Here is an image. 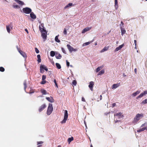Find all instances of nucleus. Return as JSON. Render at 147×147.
Listing matches in <instances>:
<instances>
[{"label":"nucleus","mask_w":147,"mask_h":147,"mask_svg":"<svg viewBox=\"0 0 147 147\" xmlns=\"http://www.w3.org/2000/svg\"><path fill=\"white\" fill-rule=\"evenodd\" d=\"M41 92L43 94H47L46 91L44 89H41Z\"/></svg>","instance_id":"72a5a7b5"},{"label":"nucleus","mask_w":147,"mask_h":147,"mask_svg":"<svg viewBox=\"0 0 147 147\" xmlns=\"http://www.w3.org/2000/svg\"><path fill=\"white\" fill-rule=\"evenodd\" d=\"M147 94V90H145L143 92L141 93L138 96L136 97V99H138L139 98H141Z\"/></svg>","instance_id":"1a4fd4ad"},{"label":"nucleus","mask_w":147,"mask_h":147,"mask_svg":"<svg viewBox=\"0 0 147 147\" xmlns=\"http://www.w3.org/2000/svg\"><path fill=\"white\" fill-rule=\"evenodd\" d=\"M134 72H135V73L136 74L137 73V69L136 68H135V69H134Z\"/></svg>","instance_id":"6e6d98bb"},{"label":"nucleus","mask_w":147,"mask_h":147,"mask_svg":"<svg viewBox=\"0 0 147 147\" xmlns=\"http://www.w3.org/2000/svg\"><path fill=\"white\" fill-rule=\"evenodd\" d=\"M39 26H40L42 28H44V25L43 23H42L41 24V25Z\"/></svg>","instance_id":"37998d69"},{"label":"nucleus","mask_w":147,"mask_h":147,"mask_svg":"<svg viewBox=\"0 0 147 147\" xmlns=\"http://www.w3.org/2000/svg\"><path fill=\"white\" fill-rule=\"evenodd\" d=\"M115 122H120V121L119 120H115Z\"/></svg>","instance_id":"bf43d9fd"},{"label":"nucleus","mask_w":147,"mask_h":147,"mask_svg":"<svg viewBox=\"0 0 147 147\" xmlns=\"http://www.w3.org/2000/svg\"><path fill=\"white\" fill-rule=\"evenodd\" d=\"M115 8L117 9L118 7L117 0H115Z\"/></svg>","instance_id":"f704fd0d"},{"label":"nucleus","mask_w":147,"mask_h":147,"mask_svg":"<svg viewBox=\"0 0 147 147\" xmlns=\"http://www.w3.org/2000/svg\"><path fill=\"white\" fill-rule=\"evenodd\" d=\"M51 63L53 65H54V61L53 60H51Z\"/></svg>","instance_id":"3c124183"},{"label":"nucleus","mask_w":147,"mask_h":147,"mask_svg":"<svg viewBox=\"0 0 147 147\" xmlns=\"http://www.w3.org/2000/svg\"><path fill=\"white\" fill-rule=\"evenodd\" d=\"M46 99L49 102H54V99L52 97H47Z\"/></svg>","instance_id":"6ab92c4d"},{"label":"nucleus","mask_w":147,"mask_h":147,"mask_svg":"<svg viewBox=\"0 0 147 147\" xmlns=\"http://www.w3.org/2000/svg\"><path fill=\"white\" fill-rule=\"evenodd\" d=\"M134 43L135 44V46H136L137 45V44H136V40H134Z\"/></svg>","instance_id":"864d4df0"},{"label":"nucleus","mask_w":147,"mask_h":147,"mask_svg":"<svg viewBox=\"0 0 147 147\" xmlns=\"http://www.w3.org/2000/svg\"><path fill=\"white\" fill-rule=\"evenodd\" d=\"M66 62L67 66L68 67L69 66V63L67 60H66Z\"/></svg>","instance_id":"ea45409f"},{"label":"nucleus","mask_w":147,"mask_h":147,"mask_svg":"<svg viewBox=\"0 0 147 147\" xmlns=\"http://www.w3.org/2000/svg\"><path fill=\"white\" fill-rule=\"evenodd\" d=\"M43 142L42 141H40L37 142V144L38 145L39 144H43Z\"/></svg>","instance_id":"c03bdc74"},{"label":"nucleus","mask_w":147,"mask_h":147,"mask_svg":"<svg viewBox=\"0 0 147 147\" xmlns=\"http://www.w3.org/2000/svg\"><path fill=\"white\" fill-rule=\"evenodd\" d=\"M54 82L55 84V85L56 86H57V84L56 82V80H54Z\"/></svg>","instance_id":"09e8293b"},{"label":"nucleus","mask_w":147,"mask_h":147,"mask_svg":"<svg viewBox=\"0 0 147 147\" xmlns=\"http://www.w3.org/2000/svg\"><path fill=\"white\" fill-rule=\"evenodd\" d=\"M67 47L69 52L71 53L72 52H76L78 51L77 49H74L73 47L69 45H67Z\"/></svg>","instance_id":"39448f33"},{"label":"nucleus","mask_w":147,"mask_h":147,"mask_svg":"<svg viewBox=\"0 0 147 147\" xmlns=\"http://www.w3.org/2000/svg\"><path fill=\"white\" fill-rule=\"evenodd\" d=\"M92 28L91 27H88L84 28L82 31V34H84L86 32L89 31Z\"/></svg>","instance_id":"9d476101"},{"label":"nucleus","mask_w":147,"mask_h":147,"mask_svg":"<svg viewBox=\"0 0 147 147\" xmlns=\"http://www.w3.org/2000/svg\"><path fill=\"white\" fill-rule=\"evenodd\" d=\"M102 95H100V100H101L102 99Z\"/></svg>","instance_id":"680f3d73"},{"label":"nucleus","mask_w":147,"mask_h":147,"mask_svg":"<svg viewBox=\"0 0 147 147\" xmlns=\"http://www.w3.org/2000/svg\"><path fill=\"white\" fill-rule=\"evenodd\" d=\"M24 89H25H25H26V87H27L26 82H24Z\"/></svg>","instance_id":"a18cd8bd"},{"label":"nucleus","mask_w":147,"mask_h":147,"mask_svg":"<svg viewBox=\"0 0 147 147\" xmlns=\"http://www.w3.org/2000/svg\"><path fill=\"white\" fill-rule=\"evenodd\" d=\"M74 5L72 3H69L66 5L64 7V9H66L70 8L71 7L74 6Z\"/></svg>","instance_id":"f8f14e48"},{"label":"nucleus","mask_w":147,"mask_h":147,"mask_svg":"<svg viewBox=\"0 0 147 147\" xmlns=\"http://www.w3.org/2000/svg\"><path fill=\"white\" fill-rule=\"evenodd\" d=\"M70 66L71 67H73V66L72 65H70Z\"/></svg>","instance_id":"338daca9"},{"label":"nucleus","mask_w":147,"mask_h":147,"mask_svg":"<svg viewBox=\"0 0 147 147\" xmlns=\"http://www.w3.org/2000/svg\"><path fill=\"white\" fill-rule=\"evenodd\" d=\"M84 123L85 124V125L86 127L87 128V126L86 125V123L85 122V121H84Z\"/></svg>","instance_id":"052dcab7"},{"label":"nucleus","mask_w":147,"mask_h":147,"mask_svg":"<svg viewBox=\"0 0 147 147\" xmlns=\"http://www.w3.org/2000/svg\"><path fill=\"white\" fill-rule=\"evenodd\" d=\"M82 101L85 102V99L84 98V97H82Z\"/></svg>","instance_id":"603ef678"},{"label":"nucleus","mask_w":147,"mask_h":147,"mask_svg":"<svg viewBox=\"0 0 147 147\" xmlns=\"http://www.w3.org/2000/svg\"><path fill=\"white\" fill-rule=\"evenodd\" d=\"M12 28V27L10 26H6V29H7V32H8L9 33H10V28L11 29Z\"/></svg>","instance_id":"b1692460"},{"label":"nucleus","mask_w":147,"mask_h":147,"mask_svg":"<svg viewBox=\"0 0 147 147\" xmlns=\"http://www.w3.org/2000/svg\"><path fill=\"white\" fill-rule=\"evenodd\" d=\"M140 92V91L138 90L136 92L133 93L132 94V96L133 97L136 96L137 94H139Z\"/></svg>","instance_id":"a211bd4d"},{"label":"nucleus","mask_w":147,"mask_h":147,"mask_svg":"<svg viewBox=\"0 0 147 147\" xmlns=\"http://www.w3.org/2000/svg\"><path fill=\"white\" fill-rule=\"evenodd\" d=\"M61 50H62V52H63V53H64L65 54H66V52L65 51L64 49L62 47L61 48Z\"/></svg>","instance_id":"58836bf2"},{"label":"nucleus","mask_w":147,"mask_h":147,"mask_svg":"<svg viewBox=\"0 0 147 147\" xmlns=\"http://www.w3.org/2000/svg\"><path fill=\"white\" fill-rule=\"evenodd\" d=\"M50 55L51 57H54L55 55V53L54 51H52L50 52Z\"/></svg>","instance_id":"2f4dec72"},{"label":"nucleus","mask_w":147,"mask_h":147,"mask_svg":"<svg viewBox=\"0 0 147 147\" xmlns=\"http://www.w3.org/2000/svg\"><path fill=\"white\" fill-rule=\"evenodd\" d=\"M41 145H38V147H40Z\"/></svg>","instance_id":"69168bd1"},{"label":"nucleus","mask_w":147,"mask_h":147,"mask_svg":"<svg viewBox=\"0 0 147 147\" xmlns=\"http://www.w3.org/2000/svg\"><path fill=\"white\" fill-rule=\"evenodd\" d=\"M22 11L24 13L28 14L31 13L32 9L30 8L26 7L22 9Z\"/></svg>","instance_id":"423d86ee"},{"label":"nucleus","mask_w":147,"mask_h":147,"mask_svg":"<svg viewBox=\"0 0 147 147\" xmlns=\"http://www.w3.org/2000/svg\"><path fill=\"white\" fill-rule=\"evenodd\" d=\"M61 57V55L60 54L57 52L55 53V57L57 59H60Z\"/></svg>","instance_id":"f3484780"},{"label":"nucleus","mask_w":147,"mask_h":147,"mask_svg":"<svg viewBox=\"0 0 147 147\" xmlns=\"http://www.w3.org/2000/svg\"><path fill=\"white\" fill-rule=\"evenodd\" d=\"M103 67L102 66H99V67H98L96 69L95 71H96V72H98L99 71H100V70H101L103 68Z\"/></svg>","instance_id":"393cba45"},{"label":"nucleus","mask_w":147,"mask_h":147,"mask_svg":"<svg viewBox=\"0 0 147 147\" xmlns=\"http://www.w3.org/2000/svg\"><path fill=\"white\" fill-rule=\"evenodd\" d=\"M146 125V123H145L143 124L141 126V127H143V126H145Z\"/></svg>","instance_id":"8fccbe9b"},{"label":"nucleus","mask_w":147,"mask_h":147,"mask_svg":"<svg viewBox=\"0 0 147 147\" xmlns=\"http://www.w3.org/2000/svg\"><path fill=\"white\" fill-rule=\"evenodd\" d=\"M145 130H147V127H145L144 128H140L139 129H138L137 130V132H140L141 131H144Z\"/></svg>","instance_id":"4be33fe9"},{"label":"nucleus","mask_w":147,"mask_h":147,"mask_svg":"<svg viewBox=\"0 0 147 147\" xmlns=\"http://www.w3.org/2000/svg\"><path fill=\"white\" fill-rule=\"evenodd\" d=\"M115 105H116V104L115 103H114L113 104H112V107H115Z\"/></svg>","instance_id":"4d7b16f0"},{"label":"nucleus","mask_w":147,"mask_h":147,"mask_svg":"<svg viewBox=\"0 0 147 147\" xmlns=\"http://www.w3.org/2000/svg\"><path fill=\"white\" fill-rule=\"evenodd\" d=\"M77 84V82L75 80H74L73 82H72V84L76 86Z\"/></svg>","instance_id":"c9c22d12"},{"label":"nucleus","mask_w":147,"mask_h":147,"mask_svg":"<svg viewBox=\"0 0 147 147\" xmlns=\"http://www.w3.org/2000/svg\"><path fill=\"white\" fill-rule=\"evenodd\" d=\"M91 42H86V43H84L82 45V46L83 47H85V46H86L88 45H89L90 43Z\"/></svg>","instance_id":"c85d7f7f"},{"label":"nucleus","mask_w":147,"mask_h":147,"mask_svg":"<svg viewBox=\"0 0 147 147\" xmlns=\"http://www.w3.org/2000/svg\"><path fill=\"white\" fill-rule=\"evenodd\" d=\"M13 7L15 8H17L19 7V6L17 5H13Z\"/></svg>","instance_id":"79ce46f5"},{"label":"nucleus","mask_w":147,"mask_h":147,"mask_svg":"<svg viewBox=\"0 0 147 147\" xmlns=\"http://www.w3.org/2000/svg\"><path fill=\"white\" fill-rule=\"evenodd\" d=\"M37 57L38 58L37 61H38V62L39 63H40L41 62V59H40V55H37Z\"/></svg>","instance_id":"7c9ffc66"},{"label":"nucleus","mask_w":147,"mask_h":147,"mask_svg":"<svg viewBox=\"0 0 147 147\" xmlns=\"http://www.w3.org/2000/svg\"><path fill=\"white\" fill-rule=\"evenodd\" d=\"M46 107L45 104H43L41 105L39 108L38 110L40 112L42 111Z\"/></svg>","instance_id":"9b49d317"},{"label":"nucleus","mask_w":147,"mask_h":147,"mask_svg":"<svg viewBox=\"0 0 147 147\" xmlns=\"http://www.w3.org/2000/svg\"><path fill=\"white\" fill-rule=\"evenodd\" d=\"M57 147H61V146H58Z\"/></svg>","instance_id":"774afa93"},{"label":"nucleus","mask_w":147,"mask_h":147,"mask_svg":"<svg viewBox=\"0 0 147 147\" xmlns=\"http://www.w3.org/2000/svg\"><path fill=\"white\" fill-rule=\"evenodd\" d=\"M25 31L27 32V33H28V31L27 29H25Z\"/></svg>","instance_id":"13d9d810"},{"label":"nucleus","mask_w":147,"mask_h":147,"mask_svg":"<svg viewBox=\"0 0 147 147\" xmlns=\"http://www.w3.org/2000/svg\"><path fill=\"white\" fill-rule=\"evenodd\" d=\"M19 52L20 54L24 58H26V54L22 52V51L20 50H19Z\"/></svg>","instance_id":"aec40b11"},{"label":"nucleus","mask_w":147,"mask_h":147,"mask_svg":"<svg viewBox=\"0 0 147 147\" xmlns=\"http://www.w3.org/2000/svg\"><path fill=\"white\" fill-rule=\"evenodd\" d=\"M95 45H97V43H95Z\"/></svg>","instance_id":"e2e57ef3"},{"label":"nucleus","mask_w":147,"mask_h":147,"mask_svg":"<svg viewBox=\"0 0 147 147\" xmlns=\"http://www.w3.org/2000/svg\"><path fill=\"white\" fill-rule=\"evenodd\" d=\"M53 111V107L51 104H49L47 111V114L48 115H50Z\"/></svg>","instance_id":"20e7f679"},{"label":"nucleus","mask_w":147,"mask_h":147,"mask_svg":"<svg viewBox=\"0 0 147 147\" xmlns=\"http://www.w3.org/2000/svg\"><path fill=\"white\" fill-rule=\"evenodd\" d=\"M121 26H122V28H123V22H121Z\"/></svg>","instance_id":"5fc2aeb1"},{"label":"nucleus","mask_w":147,"mask_h":147,"mask_svg":"<svg viewBox=\"0 0 147 147\" xmlns=\"http://www.w3.org/2000/svg\"><path fill=\"white\" fill-rule=\"evenodd\" d=\"M94 84L93 82L91 81L90 82L88 87L90 88V90L92 91L93 90V86Z\"/></svg>","instance_id":"2eb2a0df"},{"label":"nucleus","mask_w":147,"mask_h":147,"mask_svg":"<svg viewBox=\"0 0 147 147\" xmlns=\"http://www.w3.org/2000/svg\"><path fill=\"white\" fill-rule=\"evenodd\" d=\"M4 69L3 67H0V71H1L3 72L4 71Z\"/></svg>","instance_id":"e433bc0d"},{"label":"nucleus","mask_w":147,"mask_h":147,"mask_svg":"<svg viewBox=\"0 0 147 147\" xmlns=\"http://www.w3.org/2000/svg\"><path fill=\"white\" fill-rule=\"evenodd\" d=\"M40 72L41 73H43L44 72V70H45L47 71H48V69L46 68L45 66L44 65L40 66Z\"/></svg>","instance_id":"6e6552de"},{"label":"nucleus","mask_w":147,"mask_h":147,"mask_svg":"<svg viewBox=\"0 0 147 147\" xmlns=\"http://www.w3.org/2000/svg\"><path fill=\"white\" fill-rule=\"evenodd\" d=\"M56 65L57 67L59 69L61 68V67L60 65L58 63H56Z\"/></svg>","instance_id":"473e14b6"},{"label":"nucleus","mask_w":147,"mask_h":147,"mask_svg":"<svg viewBox=\"0 0 147 147\" xmlns=\"http://www.w3.org/2000/svg\"><path fill=\"white\" fill-rule=\"evenodd\" d=\"M30 16L32 19H35L36 18V15H35L33 12H31L30 13Z\"/></svg>","instance_id":"412c9836"},{"label":"nucleus","mask_w":147,"mask_h":147,"mask_svg":"<svg viewBox=\"0 0 147 147\" xmlns=\"http://www.w3.org/2000/svg\"><path fill=\"white\" fill-rule=\"evenodd\" d=\"M74 140L73 138L72 137L71 138H69L67 140V142L69 144Z\"/></svg>","instance_id":"a878e982"},{"label":"nucleus","mask_w":147,"mask_h":147,"mask_svg":"<svg viewBox=\"0 0 147 147\" xmlns=\"http://www.w3.org/2000/svg\"><path fill=\"white\" fill-rule=\"evenodd\" d=\"M58 36L59 35L57 36H55V40L56 42L59 43L60 42V40L58 39Z\"/></svg>","instance_id":"cd10ccee"},{"label":"nucleus","mask_w":147,"mask_h":147,"mask_svg":"<svg viewBox=\"0 0 147 147\" xmlns=\"http://www.w3.org/2000/svg\"><path fill=\"white\" fill-rule=\"evenodd\" d=\"M46 82V81L45 80H43L41 83V84H45Z\"/></svg>","instance_id":"49530a36"},{"label":"nucleus","mask_w":147,"mask_h":147,"mask_svg":"<svg viewBox=\"0 0 147 147\" xmlns=\"http://www.w3.org/2000/svg\"><path fill=\"white\" fill-rule=\"evenodd\" d=\"M124 44H123L119 46V47H116L114 50L115 52H116L121 50Z\"/></svg>","instance_id":"ddd939ff"},{"label":"nucleus","mask_w":147,"mask_h":147,"mask_svg":"<svg viewBox=\"0 0 147 147\" xmlns=\"http://www.w3.org/2000/svg\"><path fill=\"white\" fill-rule=\"evenodd\" d=\"M64 116L63 120L61 122L62 124L66 122L68 118V111L67 110L64 111Z\"/></svg>","instance_id":"7ed1b4c3"},{"label":"nucleus","mask_w":147,"mask_h":147,"mask_svg":"<svg viewBox=\"0 0 147 147\" xmlns=\"http://www.w3.org/2000/svg\"><path fill=\"white\" fill-rule=\"evenodd\" d=\"M144 115L143 113H138L136 115L134 119L133 122L137 123L139 120L144 117Z\"/></svg>","instance_id":"f03ea898"},{"label":"nucleus","mask_w":147,"mask_h":147,"mask_svg":"<svg viewBox=\"0 0 147 147\" xmlns=\"http://www.w3.org/2000/svg\"><path fill=\"white\" fill-rule=\"evenodd\" d=\"M119 86V84H113L111 87L112 89H116Z\"/></svg>","instance_id":"dca6fc26"},{"label":"nucleus","mask_w":147,"mask_h":147,"mask_svg":"<svg viewBox=\"0 0 147 147\" xmlns=\"http://www.w3.org/2000/svg\"><path fill=\"white\" fill-rule=\"evenodd\" d=\"M109 47H105L103 48V49L102 50H101V51H100V52L102 53L105 51H107L109 49Z\"/></svg>","instance_id":"5701e85b"},{"label":"nucleus","mask_w":147,"mask_h":147,"mask_svg":"<svg viewBox=\"0 0 147 147\" xmlns=\"http://www.w3.org/2000/svg\"><path fill=\"white\" fill-rule=\"evenodd\" d=\"M16 2L18 3L20 5H23L24 4L23 2L19 0H16Z\"/></svg>","instance_id":"bb28decb"},{"label":"nucleus","mask_w":147,"mask_h":147,"mask_svg":"<svg viewBox=\"0 0 147 147\" xmlns=\"http://www.w3.org/2000/svg\"><path fill=\"white\" fill-rule=\"evenodd\" d=\"M63 33L64 34L66 35L67 34V31L65 29H64L63 31Z\"/></svg>","instance_id":"de8ad7c7"},{"label":"nucleus","mask_w":147,"mask_h":147,"mask_svg":"<svg viewBox=\"0 0 147 147\" xmlns=\"http://www.w3.org/2000/svg\"><path fill=\"white\" fill-rule=\"evenodd\" d=\"M114 116L115 118L118 119H121L123 117V115L121 112H119L114 114Z\"/></svg>","instance_id":"0eeeda50"},{"label":"nucleus","mask_w":147,"mask_h":147,"mask_svg":"<svg viewBox=\"0 0 147 147\" xmlns=\"http://www.w3.org/2000/svg\"><path fill=\"white\" fill-rule=\"evenodd\" d=\"M105 73V71L104 69H102L98 73V75H101L104 74Z\"/></svg>","instance_id":"c756f323"},{"label":"nucleus","mask_w":147,"mask_h":147,"mask_svg":"<svg viewBox=\"0 0 147 147\" xmlns=\"http://www.w3.org/2000/svg\"><path fill=\"white\" fill-rule=\"evenodd\" d=\"M35 51L37 53H39V51L36 48H35Z\"/></svg>","instance_id":"a19ab883"},{"label":"nucleus","mask_w":147,"mask_h":147,"mask_svg":"<svg viewBox=\"0 0 147 147\" xmlns=\"http://www.w3.org/2000/svg\"><path fill=\"white\" fill-rule=\"evenodd\" d=\"M120 29L121 33V35L123 36V34L125 33L126 31L123 28H122V26H121V24L120 25Z\"/></svg>","instance_id":"4468645a"},{"label":"nucleus","mask_w":147,"mask_h":147,"mask_svg":"<svg viewBox=\"0 0 147 147\" xmlns=\"http://www.w3.org/2000/svg\"><path fill=\"white\" fill-rule=\"evenodd\" d=\"M39 30L41 33V36L45 41L47 39V32L44 28H42L40 26L39 27Z\"/></svg>","instance_id":"f257e3e1"},{"label":"nucleus","mask_w":147,"mask_h":147,"mask_svg":"<svg viewBox=\"0 0 147 147\" xmlns=\"http://www.w3.org/2000/svg\"><path fill=\"white\" fill-rule=\"evenodd\" d=\"M135 48L136 49H137V47H136V46H135Z\"/></svg>","instance_id":"0e129e2a"},{"label":"nucleus","mask_w":147,"mask_h":147,"mask_svg":"<svg viewBox=\"0 0 147 147\" xmlns=\"http://www.w3.org/2000/svg\"><path fill=\"white\" fill-rule=\"evenodd\" d=\"M46 78V76L45 75H43L42 76V80H45Z\"/></svg>","instance_id":"4c0bfd02"}]
</instances>
